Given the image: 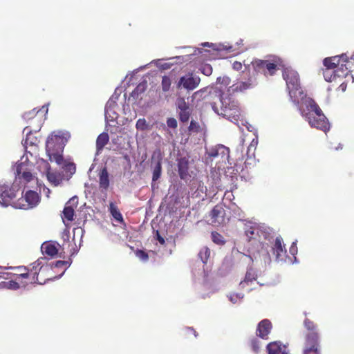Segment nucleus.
Segmentation results:
<instances>
[{
    "instance_id": "nucleus-37",
    "label": "nucleus",
    "mask_w": 354,
    "mask_h": 354,
    "mask_svg": "<svg viewBox=\"0 0 354 354\" xmlns=\"http://www.w3.org/2000/svg\"><path fill=\"white\" fill-rule=\"evenodd\" d=\"M171 84V79L168 76H163L162 78L161 86L164 92H167L170 89Z\"/></svg>"
},
{
    "instance_id": "nucleus-48",
    "label": "nucleus",
    "mask_w": 354,
    "mask_h": 354,
    "mask_svg": "<svg viewBox=\"0 0 354 354\" xmlns=\"http://www.w3.org/2000/svg\"><path fill=\"white\" fill-rule=\"evenodd\" d=\"M167 124L169 127L176 129L178 126L177 121L174 118H169L167 120Z\"/></svg>"
},
{
    "instance_id": "nucleus-24",
    "label": "nucleus",
    "mask_w": 354,
    "mask_h": 354,
    "mask_svg": "<svg viewBox=\"0 0 354 354\" xmlns=\"http://www.w3.org/2000/svg\"><path fill=\"white\" fill-rule=\"evenodd\" d=\"M257 277L256 272L252 269L250 268L248 270L244 280L240 282L239 286L241 288H243L245 284L248 285L249 282H252L256 280Z\"/></svg>"
},
{
    "instance_id": "nucleus-51",
    "label": "nucleus",
    "mask_w": 354,
    "mask_h": 354,
    "mask_svg": "<svg viewBox=\"0 0 354 354\" xmlns=\"http://www.w3.org/2000/svg\"><path fill=\"white\" fill-rule=\"evenodd\" d=\"M230 81V80L228 77H219L216 80L217 83H221L225 85L229 84Z\"/></svg>"
},
{
    "instance_id": "nucleus-34",
    "label": "nucleus",
    "mask_w": 354,
    "mask_h": 354,
    "mask_svg": "<svg viewBox=\"0 0 354 354\" xmlns=\"http://www.w3.org/2000/svg\"><path fill=\"white\" fill-rule=\"evenodd\" d=\"M257 142H258L257 140L253 139L250 142V145L248 147V150L246 153L248 158H251L254 156V151L257 148Z\"/></svg>"
},
{
    "instance_id": "nucleus-9",
    "label": "nucleus",
    "mask_w": 354,
    "mask_h": 354,
    "mask_svg": "<svg viewBox=\"0 0 354 354\" xmlns=\"http://www.w3.org/2000/svg\"><path fill=\"white\" fill-rule=\"evenodd\" d=\"M47 113V109H44L43 106L39 110H36V109H33L31 111H27L24 113L23 118L24 120L27 121H30V126L26 127L24 129V132H26V138L25 140L26 144L28 143V140L30 139V136L31 133V129L32 127V123H37V127H35V131H39L41 127V121H42V113Z\"/></svg>"
},
{
    "instance_id": "nucleus-33",
    "label": "nucleus",
    "mask_w": 354,
    "mask_h": 354,
    "mask_svg": "<svg viewBox=\"0 0 354 354\" xmlns=\"http://www.w3.org/2000/svg\"><path fill=\"white\" fill-rule=\"evenodd\" d=\"M74 209L71 206H66L63 210L64 218L72 221L74 216Z\"/></svg>"
},
{
    "instance_id": "nucleus-19",
    "label": "nucleus",
    "mask_w": 354,
    "mask_h": 354,
    "mask_svg": "<svg viewBox=\"0 0 354 354\" xmlns=\"http://www.w3.org/2000/svg\"><path fill=\"white\" fill-rule=\"evenodd\" d=\"M178 175L182 180H187L191 177L189 174V160L187 158L183 157L178 160L177 163Z\"/></svg>"
},
{
    "instance_id": "nucleus-2",
    "label": "nucleus",
    "mask_w": 354,
    "mask_h": 354,
    "mask_svg": "<svg viewBox=\"0 0 354 354\" xmlns=\"http://www.w3.org/2000/svg\"><path fill=\"white\" fill-rule=\"evenodd\" d=\"M42 260L43 259H38L28 266L10 267L8 268L12 270V272H8L11 278L17 282L19 288L26 287L28 284L39 281L38 274L39 272L43 273L49 269L48 267L42 266Z\"/></svg>"
},
{
    "instance_id": "nucleus-52",
    "label": "nucleus",
    "mask_w": 354,
    "mask_h": 354,
    "mask_svg": "<svg viewBox=\"0 0 354 354\" xmlns=\"http://www.w3.org/2000/svg\"><path fill=\"white\" fill-rule=\"evenodd\" d=\"M198 128V124L194 122V120H192L189 127V130L190 131H196Z\"/></svg>"
},
{
    "instance_id": "nucleus-7",
    "label": "nucleus",
    "mask_w": 354,
    "mask_h": 354,
    "mask_svg": "<svg viewBox=\"0 0 354 354\" xmlns=\"http://www.w3.org/2000/svg\"><path fill=\"white\" fill-rule=\"evenodd\" d=\"M283 77L286 80L290 99L294 103L298 104L299 99L304 96V92L300 86L299 74L292 69L285 68Z\"/></svg>"
},
{
    "instance_id": "nucleus-20",
    "label": "nucleus",
    "mask_w": 354,
    "mask_h": 354,
    "mask_svg": "<svg viewBox=\"0 0 354 354\" xmlns=\"http://www.w3.org/2000/svg\"><path fill=\"white\" fill-rule=\"evenodd\" d=\"M43 260H42V266H47L49 268V269H48L47 270L44 271L42 274V272H39L38 274V279L39 281H35L33 283H38V284H44L45 283L46 281H50V280H52L53 279H56V278H59L61 276L63 275V274L64 273V271L65 270L62 272V273L61 274H59V277H54L53 276L50 272H52V266H50L49 265H44L43 261H45V258H42Z\"/></svg>"
},
{
    "instance_id": "nucleus-44",
    "label": "nucleus",
    "mask_w": 354,
    "mask_h": 354,
    "mask_svg": "<svg viewBox=\"0 0 354 354\" xmlns=\"http://www.w3.org/2000/svg\"><path fill=\"white\" fill-rule=\"evenodd\" d=\"M136 256L143 260V261H147L148 259H149V256H148V254L143 251V250H138L136 251Z\"/></svg>"
},
{
    "instance_id": "nucleus-35",
    "label": "nucleus",
    "mask_w": 354,
    "mask_h": 354,
    "mask_svg": "<svg viewBox=\"0 0 354 354\" xmlns=\"http://www.w3.org/2000/svg\"><path fill=\"white\" fill-rule=\"evenodd\" d=\"M257 232L258 229L254 226H247L245 229V234L248 238L249 241L254 239V235L257 234Z\"/></svg>"
},
{
    "instance_id": "nucleus-18",
    "label": "nucleus",
    "mask_w": 354,
    "mask_h": 354,
    "mask_svg": "<svg viewBox=\"0 0 354 354\" xmlns=\"http://www.w3.org/2000/svg\"><path fill=\"white\" fill-rule=\"evenodd\" d=\"M45 163L46 165V176L48 181L55 186L62 183L65 178L64 174L62 172L50 171L49 164L46 161Z\"/></svg>"
},
{
    "instance_id": "nucleus-47",
    "label": "nucleus",
    "mask_w": 354,
    "mask_h": 354,
    "mask_svg": "<svg viewBox=\"0 0 354 354\" xmlns=\"http://www.w3.org/2000/svg\"><path fill=\"white\" fill-rule=\"evenodd\" d=\"M304 354H319V347H306Z\"/></svg>"
},
{
    "instance_id": "nucleus-8",
    "label": "nucleus",
    "mask_w": 354,
    "mask_h": 354,
    "mask_svg": "<svg viewBox=\"0 0 354 354\" xmlns=\"http://www.w3.org/2000/svg\"><path fill=\"white\" fill-rule=\"evenodd\" d=\"M257 84V79L254 72H251L249 68L245 67L241 74V80L237 81L227 88L230 94L243 93L248 89L254 88Z\"/></svg>"
},
{
    "instance_id": "nucleus-38",
    "label": "nucleus",
    "mask_w": 354,
    "mask_h": 354,
    "mask_svg": "<svg viewBox=\"0 0 354 354\" xmlns=\"http://www.w3.org/2000/svg\"><path fill=\"white\" fill-rule=\"evenodd\" d=\"M176 106L180 111L189 108L188 104L185 102V98L181 97L177 98Z\"/></svg>"
},
{
    "instance_id": "nucleus-13",
    "label": "nucleus",
    "mask_w": 354,
    "mask_h": 354,
    "mask_svg": "<svg viewBox=\"0 0 354 354\" xmlns=\"http://www.w3.org/2000/svg\"><path fill=\"white\" fill-rule=\"evenodd\" d=\"M200 82L201 78L198 76L194 75L193 73H188L179 79L177 88L183 87L188 91H192L198 86Z\"/></svg>"
},
{
    "instance_id": "nucleus-25",
    "label": "nucleus",
    "mask_w": 354,
    "mask_h": 354,
    "mask_svg": "<svg viewBox=\"0 0 354 354\" xmlns=\"http://www.w3.org/2000/svg\"><path fill=\"white\" fill-rule=\"evenodd\" d=\"M109 211L111 216L114 218V219L118 221L120 223L124 222V219L122 218V215L119 211L117 206L113 203H110L109 204Z\"/></svg>"
},
{
    "instance_id": "nucleus-23",
    "label": "nucleus",
    "mask_w": 354,
    "mask_h": 354,
    "mask_svg": "<svg viewBox=\"0 0 354 354\" xmlns=\"http://www.w3.org/2000/svg\"><path fill=\"white\" fill-rule=\"evenodd\" d=\"M109 136L107 133H100L96 140V149L97 151H100L103 149L105 145L109 142Z\"/></svg>"
},
{
    "instance_id": "nucleus-58",
    "label": "nucleus",
    "mask_w": 354,
    "mask_h": 354,
    "mask_svg": "<svg viewBox=\"0 0 354 354\" xmlns=\"http://www.w3.org/2000/svg\"><path fill=\"white\" fill-rule=\"evenodd\" d=\"M124 158H125V159H128V156L127 155L125 156Z\"/></svg>"
},
{
    "instance_id": "nucleus-40",
    "label": "nucleus",
    "mask_w": 354,
    "mask_h": 354,
    "mask_svg": "<svg viewBox=\"0 0 354 354\" xmlns=\"http://www.w3.org/2000/svg\"><path fill=\"white\" fill-rule=\"evenodd\" d=\"M196 183L198 185V187L195 191V193L197 194L196 196H198L201 193H205L207 191V187L204 185V183L201 180H196Z\"/></svg>"
},
{
    "instance_id": "nucleus-15",
    "label": "nucleus",
    "mask_w": 354,
    "mask_h": 354,
    "mask_svg": "<svg viewBox=\"0 0 354 354\" xmlns=\"http://www.w3.org/2000/svg\"><path fill=\"white\" fill-rule=\"evenodd\" d=\"M272 251L277 261H283L286 257V249L281 236H277L275 239L274 243L272 247Z\"/></svg>"
},
{
    "instance_id": "nucleus-16",
    "label": "nucleus",
    "mask_w": 354,
    "mask_h": 354,
    "mask_svg": "<svg viewBox=\"0 0 354 354\" xmlns=\"http://www.w3.org/2000/svg\"><path fill=\"white\" fill-rule=\"evenodd\" d=\"M272 325L269 319H263L258 324L256 332L257 335L261 339H267L268 338V335L272 330Z\"/></svg>"
},
{
    "instance_id": "nucleus-45",
    "label": "nucleus",
    "mask_w": 354,
    "mask_h": 354,
    "mask_svg": "<svg viewBox=\"0 0 354 354\" xmlns=\"http://www.w3.org/2000/svg\"><path fill=\"white\" fill-rule=\"evenodd\" d=\"M70 263L68 261H57L55 263H53L50 266L55 267V268H62L64 266H69Z\"/></svg>"
},
{
    "instance_id": "nucleus-11",
    "label": "nucleus",
    "mask_w": 354,
    "mask_h": 354,
    "mask_svg": "<svg viewBox=\"0 0 354 354\" xmlns=\"http://www.w3.org/2000/svg\"><path fill=\"white\" fill-rule=\"evenodd\" d=\"M209 223L215 227L223 225L229 220L226 218L225 209L222 203H218L213 207L209 213Z\"/></svg>"
},
{
    "instance_id": "nucleus-43",
    "label": "nucleus",
    "mask_w": 354,
    "mask_h": 354,
    "mask_svg": "<svg viewBox=\"0 0 354 354\" xmlns=\"http://www.w3.org/2000/svg\"><path fill=\"white\" fill-rule=\"evenodd\" d=\"M21 178H22L26 183H28L33 179V176L31 172L24 171L22 172Z\"/></svg>"
},
{
    "instance_id": "nucleus-36",
    "label": "nucleus",
    "mask_w": 354,
    "mask_h": 354,
    "mask_svg": "<svg viewBox=\"0 0 354 354\" xmlns=\"http://www.w3.org/2000/svg\"><path fill=\"white\" fill-rule=\"evenodd\" d=\"M191 115L190 109H187L179 111V120L182 122H187Z\"/></svg>"
},
{
    "instance_id": "nucleus-57",
    "label": "nucleus",
    "mask_w": 354,
    "mask_h": 354,
    "mask_svg": "<svg viewBox=\"0 0 354 354\" xmlns=\"http://www.w3.org/2000/svg\"><path fill=\"white\" fill-rule=\"evenodd\" d=\"M17 173L19 175L21 174V168H17Z\"/></svg>"
},
{
    "instance_id": "nucleus-12",
    "label": "nucleus",
    "mask_w": 354,
    "mask_h": 354,
    "mask_svg": "<svg viewBox=\"0 0 354 354\" xmlns=\"http://www.w3.org/2000/svg\"><path fill=\"white\" fill-rule=\"evenodd\" d=\"M39 201V194L32 190L27 191L24 196L18 198L14 203V207L28 209L37 205Z\"/></svg>"
},
{
    "instance_id": "nucleus-53",
    "label": "nucleus",
    "mask_w": 354,
    "mask_h": 354,
    "mask_svg": "<svg viewBox=\"0 0 354 354\" xmlns=\"http://www.w3.org/2000/svg\"><path fill=\"white\" fill-rule=\"evenodd\" d=\"M344 79H342V80H339V79L336 81V82H338L340 83V85H339V88L341 89L342 91H345L346 88V82L345 81H343Z\"/></svg>"
},
{
    "instance_id": "nucleus-17",
    "label": "nucleus",
    "mask_w": 354,
    "mask_h": 354,
    "mask_svg": "<svg viewBox=\"0 0 354 354\" xmlns=\"http://www.w3.org/2000/svg\"><path fill=\"white\" fill-rule=\"evenodd\" d=\"M0 288L17 290L19 289V286H17V282L11 278L8 272H0Z\"/></svg>"
},
{
    "instance_id": "nucleus-29",
    "label": "nucleus",
    "mask_w": 354,
    "mask_h": 354,
    "mask_svg": "<svg viewBox=\"0 0 354 354\" xmlns=\"http://www.w3.org/2000/svg\"><path fill=\"white\" fill-rule=\"evenodd\" d=\"M268 354H279L281 351V345L277 342L269 343L267 346Z\"/></svg>"
},
{
    "instance_id": "nucleus-4",
    "label": "nucleus",
    "mask_w": 354,
    "mask_h": 354,
    "mask_svg": "<svg viewBox=\"0 0 354 354\" xmlns=\"http://www.w3.org/2000/svg\"><path fill=\"white\" fill-rule=\"evenodd\" d=\"M69 138L68 132L61 131H54L48 137L46 142V151L49 160L55 161L58 165L63 163L62 152Z\"/></svg>"
},
{
    "instance_id": "nucleus-55",
    "label": "nucleus",
    "mask_w": 354,
    "mask_h": 354,
    "mask_svg": "<svg viewBox=\"0 0 354 354\" xmlns=\"http://www.w3.org/2000/svg\"><path fill=\"white\" fill-rule=\"evenodd\" d=\"M297 246L295 245V243H293L292 245H291L290 248V252L292 254H295V253H297Z\"/></svg>"
},
{
    "instance_id": "nucleus-26",
    "label": "nucleus",
    "mask_w": 354,
    "mask_h": 354,
    "mask_svg": "<svg viewBox=\"0 0 354 354\" xmlns=\"http://www.w3.org/2000/svg\"><path fill=\"white\" fill-rule=\"evenodd\" d=\"M41 250L44 254L50 257H55L58 252L55 245L51 243L43 244Z\"/></svg>"
},
{
    "instance_id": "nucleus-10",
    "label": "nucleus",
    "mask_w": 354,
    "mask_h": 354,
    "mask_svg": "<svg viewBox=\"0 0 354 354\" xmlns=\"http://www.w3.org/2000/svg\"><path fill=\"white\" fill-rule=\"evenodd\" d=\"M19 191V186L16 185H12L10 187L1 186L0 203L5 207H7L8 205L14 207V203L17 201L15 200V198Z\"/></svg>"
},
{
    "instance_id": "nucleus-56",
    "label": "nucleus",
    "mask_w": 354,
    "mask_h": 354,
    "mask_svg": "<svg viewBox=\"0 0 354 354\" xmlns=\"http://www.w3.org/2000/svg\"><path fill=\"white\" fill-rule=\"evenodd\" d=\"M157 239L158 241V242L161 244V245H164L165 243V239L163 237H162L160 234L158 233V232H157Z\"/></svg>"
},
{
    "instance_id": "nucleus-42",
    "label": "nucleus",
    "mask_w": 354,
    "mask_h": 354,
    "mask_svg": "<svg viewBox=\"0 0 354 354\" xmlns=\"http://www.w3.org/2000/svg\"><path fill=\"white\" fill-rule=\"evenodd\" d=\"M136 126L138 129L145 130L147 127V124L145 119L140 118L137 120Z\"/></svg>"
},
{
    "instance_id": "nucleus-31",
    "label": "nucleus",
    "mask_w": 354,
    "mask_h": 354,
    "mask_svg": "<svg viewBox=\"0 0 354 354\" xmlns=\"http://www.w3.org/2000/svg\"><path fill=\"white\" fill-rule=\"evenodd\" d=\"M211 237L212 241L217 245H223L225 243L224 237L217 232H212L211 233Z\"/></svg>"
},
{
    "instance_id": "nucleus-30",
    "label": "nucleus",
    "mask_w": 354,
    "mask_h": 354,
    "mask_svg": "<svg viewBox=\"0 0 354 354\" xmlns=\"http://www.w3.org/2000/svg\"><path fill=\"white\" fill-rule=\"evenodd\" d=\"M210 250L207 247H203L198 253V257L203 263H206L210 257Z\"/></svg>"
},
{
    "instance_id": "nucleus-41",
    "label": "nucleus",
    "mask_w": 354,
    "mask_h": 354,
    "mask_svg": "<svg viewBox=\"0 0 354 354\" xmlns=\"http://www.w3.org/2000/svg\"><path fill=\"white\" fill-rule=\"evenodd\" d=\"M304 326L310 332H316V325L309 319L304 320Z\"/></svg>"
},
{
    "instance_id": "nucleus-50",
    "label": "nucleus",
    "mask_w": 354,
    "mask_h": 354,
    "mask_svg": "<svg viewBox=\"0 0 354 354\" xmlns=\"http://www.w3.org/2000/svg\"><path fill=\"white\" fill-rule=\"evenodd\" d=\"M251 346H252V350L257 353L259 350V341L256 339H252V342H251Z\"/></svg>"
},
{
    "instance_id": "nucleus-27",
    "label": "nucleus",
    "mask_w": 354,
    "mask_h": 354,
    "mask_svg": "<svg viewBox=\"0 0 354 354\" xmlns=\"http://www.w3.org/2000/svg\"><path fill=\"white\" fill-rule=\"evenodd\" d=\"M220 154L226 156L227 158L229 157V149L223 145L218 146L215 150H212L209 156L211 157H216Z\"/></svg>"
},
{
    "instance_id": "nucleus-1",
    "label": "nucleus",
    "mask_w": 354,
    "mask_h": 354,
    "mask_svg": "<svg viewBox=\"0 0 354 354\" xmlns=\"http://www.w3.org/2000/svg\"><path fill=\"white\" fill-rule=\"evenodd\" d=\"M326 67L323 70V75L326 81L336 82L338 79L342 80L350 75L353 62L346 54L326 57L323 60Z\"/></svg>"
},
{
    "instance_id": "nucleus-3",
    "label": "nucleus",
    "mask_w": 354,
    "mask_h": 354,
    "mask_svg": "<svg viewBox=\"0 0 354 354\" xmlns=\"http://www.w3.org/2000/svg\"><path fill=\"white\" fill-rule=\"evenodd\" d=\"M301 115L308 121L311 127L319 129L326 133L330 129L328 119L323 113L319 105L313 99H308L305 102V108L301 109Z\"/></svg>"
},
{
    "instance_id": "nucleus-21",
    "label": "nucleus",
    "mask_w": 354,
    "mask_h": 354,
    "mask_svg": "<svg viewBox=\"0 0 354 354\" xmlns=\"http://www.w3.org/2000/svg\"><path fill=\"white\" fill-rule=\"evenodd\" d=\"M99 187L102 192L108 190L110 185L109 174L106 167L102 169L99 174Z\"/></svg>"
},
{
    "instance_id": "nucleus-6",
    "label": "nucleus",
    "mask_w": 354,
    "mask_h": 354,
    "mask_svg": "<svg viewBox=\"0 0 354 354\" xmlns=\"http://www.w3.org/2000/svg\"><path fill=\"white\" fill-rule=\"evenodd\" d=\"M252 66L257 77L258 73H262L265 76H272L276 71L284 67L283 60L274 55L269 56L267 59H255L252 62Z\"/></svg>"
},
{
    "instance_id": "nucleus-32",
    "label": "nucleus",
    "mask_w": 354,
    "mask_h": 354,
    "mask_svg": "<svg viewBox=\"0 0 354 354\" xmlns=\"http://www.w3.org/2000/svg\"><path fill=\"white\" fill-rule=\"evenodd\" d=\"M62 169L67 174V177H71L76 170L75 165L72 162H65Z\"/></svg>"
},
{
    "instance_id": "nucleus-39",
    "label": "nucleus",
    "mask_w": 354,
    "mask_h": 354,
    "mask_svg": "<svg viewBox=\"0 0 354 354\" xmlns=\"http://www.w3.org/2000/svg\"><path fill=\"white\" fill-rule=\"evenodd\" d=\"M200 70L201 73L206 76H209L212 73V67L208 64L201 66Z\"/></svg>"
},
{
    "instance_id": "nucleus-54",
    "label": "nucleus",
    "mask_w": 354,
    "mask_h": 354,
    "mask_svg": "<svg viewBox=\"0 0 354 354\" xmlns=\"http://www.w3.org/2000/svg\"><path fill=\"white\" fill-rule=\"evenodd\" d=\"M232 68L236 71H240L242 68V64L236 61L232 64Z\"/></svg>"
},
{
    "instance_id": "nucleus-49",
    "label": "nucleus",
    "mask_w": 354,
    "mask_h": 354,
    "mask_svg": "<svg viewBox=\"0 0 354 354\" xmlns=\"http://www.w3.org/2000/svg\"><path fill=\"white\" fill-rule=\"evenodd\" d=\"M191 334L193 335L194 337H196L197 335H198L196 331L193 328H190V327L187 328L185 330L184 335L185 336H187V335H191Z\"/></svg>"
},
{
    "instance_id": "nucleus-5",
    "label": "nucleus",
    "mask_w": 354,
    "mask_h": 354,
    "mask_svg": "<svg viewBox=\"0 0 354 354\" xmlns=\"http://www.w3.org/2000/svg\"><path fill=\"white\" fill-rule=\"evenodd\" d=\"M216 95L219 97L221 103L220 112L217 110L215 102L212 103V107L218 114L227 118L229 120L236 122L239 120L241 115V109L239 102L230 94L227 91L226 94H223L221 91H216Z\"/></svg>"
},
{
    "instance_id": "nucleus-22",
    "label": "nucleus",
    "mask_w": 354,
    "mask_h": 354,
    "mask_svg": "<svg viewBox=\"0 0 354 354\" xmlns=\"http://www.w3.org/2000/svg\"><path fill=\"white\" fill-rule=\"evenodd\" d=\"M318 339L317 332H309L306 336V347H319Z\"/></svg>"
},
{
    "instance_id": "nucleus-28",
    "label": "nucleus",
    "mask_w": 354,
    "mask_h": 354,
    "mask_svg": "<svg viewBox=\"0 0 354 354\" xmlns=\"http://www.w3.org/2000/svg\"><path fill=\"white\" fill-rule=\"evenodd\" d=\"M147 82H142V83H140L136 88L135 89L132 91V93H131V95L133 97H138V96L144 93L145 91V90L147 89Z\"/></svg>"
},
{
    "instance_id": "nucleus-46",
    "label": "nucleus",
    "mask_w": 354,
    "mask_h": 354,
    "mask_svg": "<svg viewBox=\"0 0 354 354\" xmlns=\"http://www.w3.org/2000/svg\"><path fill=\"white\" fill-rule=\"evenodd\" d=\"M243 297V294H232L229 296L230 300L233 303L236 304L239 300Z\"/></svg>"
},
{
    "instance_id": "nucleus-14",
    "label": "nucleus",
    "mask_w": 354,
    "mask_h": 354,
    "mask_svg": "<svg viewBox=\"0 0 354 354\" xmlns=\"http://www.w3.org/2000/svg\"><path fill=\"white\" fill-rule=\"evenodd\" d=\"M152 164L154 163L153 168L152 181L156 182L161 176L162 173V156L160 151H155L152 155Z\"/></svg>"
}]
</instances>
